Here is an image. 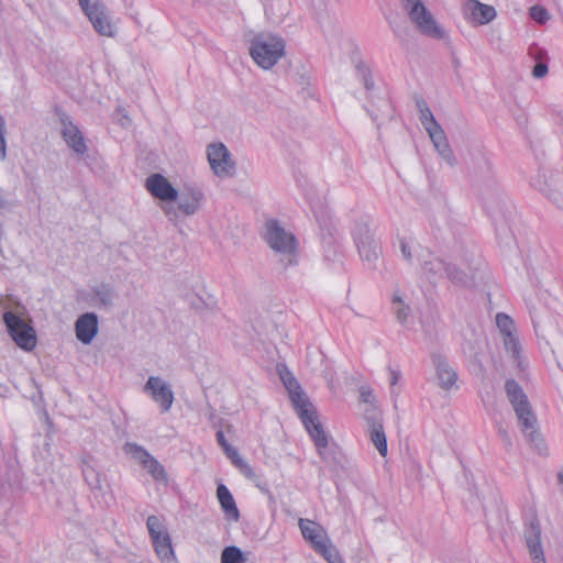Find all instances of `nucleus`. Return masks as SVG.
<instances>
[{
  "label": "nucleus",
  "mask_w": 563,
  "mask_h": 563,
  "mask_svg": "<svg viewBox=\"0 0 563 563\" xmlns=\"http://www.w3.org/2000/svg\"><path fill=\"white\" fill-rule=\"evenodd\" d=\"M217 439H218V442L220 443V445L225 450L227 448H229L230 445L228 444L225 438H224V434L222 431H218L217 432Z\"/></svg>",
  "instance_id": "09e8293b"
},
{
  "label": "nucleus",
  "mask_w": 563,
  "mask_h": 563,
  "mask_svg": "<svg viewBox=\"0 0 563 563\" xmlns=\"http://www.w3.org/2000/svg\"><path fill=\"white\" fill-rule=\"evenodd\" d=\"M496 324L501 334V339L509 338L518 333L514 320L506 313L496 314Z\"/></svg>",
  "instance_id": "c85d7f7f"
},
{
  "label": "nucleus",
  "mask_w": 563,
  "mask_h": 563,
  "mask_svg": "<svg viewBox=\"0 0 563 563\" xmlns=\"http://www.w3.org/2000/svg\"><path fill=\"white\" fill-rule=\"evenodd\" d=\"M530 16L538 23L544 24L549 21L550 14L548 10L541 5H533L530 8Z\"/></svg>",
  "instance_id": "c9c22d12"
},
{
  "label": "nucleus",
  "mask_w": 563,
  "mask_h": 563,
  "mask_svg": "<svg viewBox=\"0 0 563 563\" xmlns=\"http://www.w3.org/2000/svg\"><path fill=\"white\" fill-rule=\"evenodd\" d=\"M247 554L235 545L225 547L221 553V563H246Z\"/></svg>",
  "instance_id": "c756f323"
},
{
  "label": "nucleus",
  "mask_w": 563,
  "mask_h": 563,
  "mask_svg": "<svg viewBox=\"0 0 563 563\" xmlns=\"http://www.w3.org/2000/svg\"><path fill=\"white\" fill-rule=\"evenodd\" d=\"M93 295L103 307H111L117 298L114 288L110 285L101 284L93 289Z\"/></svg>",
  "instance_id": "cd10ccee"
},
{
  "label": "nucleus",
  "mask_w": 563,
  "mask_h": 563,
  "mask_svg": "<svg viewBox=\"0 0 563 563\" xmlns=\"http://www.w3.org/2000/svg\"><path fill=\"white\" fill-rule=\"evenodd\" d=\"M123 449L124 452L140 463L155 481L167 483L168 475L164 466L143 446L135 443H125Z\"/></svg>",
  "instance_id": "9b49d317"
},
{
  "label": "nucleus",
  "mask_w": 563,
  "mask_h": 563,
  "mask_svg": "<svg viewBox=\"0 0 563 563\" xmlns=\"http://www.w3.org/2000/svg\"><path fill=\"white\" fill-rule=\"evenodd\" d=\"M7 158L5 121L0 114V162Z\"/></svg>",
  "instance_id": "4c0bfd02"
},
{
  "label": "nucleus",
  "mask_w": 563,
  "mask_h": 563,
  "mask_svg": "<svg viewBox=\"0 0 563 563\" xmlns=\"http://www.w3.org/2000/svg\"><path fill=\"white\" fill-rule=\"evenodd\" d=\"M431 362L434 369L437 386L445 393L457 390L459 374L448 356L441 352H433L431 354Z\"/></svg>",
  "instance_id": "1a4fd4ad"
},
{
  "label": "nucleus",
  "mask_w": 563,
  "mask_h": 563,
  "mask_svg": "<svg viewBox=\"0 0 563 563\" xmlns=\"http://www.w3.org/2000/svg\"><path fill=\"white\" fill-rule=\"evenodd\" d=\"M249 53L263 70H271L286 55L285 40L273 32L255 33L250 40Z\"/></svg>",
  "instance_id": "20e7f679"
},
{
  "label": "nucleus",
  "mask_w": 563,
  "mask_h": 563,
  "mask_svg": "<svg viewBox=\"0 0 563 563\" xmlns=\"http://www.w3.org/2000/svg\"><path fill=\"white\" fill-rule=\"evenodd\" d=\"M294 80L297 86H299L302 91L311 95V75L303 67L296 71L294 76Z\"/></svg>",
  "instance_id": "473e14b6"
},
{
  "label": "nucleus",
  "mask_w": 563,
  "mask_h": 563,
  "mask_svg": "<svg viewBox=\"0 0 563 563\" xmlns=\"http://www.w3.org/2000/svg\"><path fill=\"white\" fill-rule=\"evenodd\" d=\"M400 249H401V253H402L404 257L408 261L411 260L412 255H411L410 246L404 240L400 242Z\"/></svg>",
  "instance_id": "c03bdc74"
},
{
  "label": "nucleus",
  "mask_w": 563,
  "mask_h": 563,
  "mask_svg": "<svg viewBox=\"0 0 563 563\" xmlns=\"http://www.w3.org/2000/svg\"><path fill=\"white\" fill-rule=\"evenodd\" d=\"M117 121L121 126H130L132 121L129 118V115L125 113V111L121 108L117 109Z\"/></svg>",
  "instance_id": "79ce46f5"
},
{
  "label": "nucleus",
  "mask_w": 563,
  "mask_h": 563,
  "mask_svg": "<svg viewBox=\"0 0 563 563\" xmlns=\"http://www.w3.org/2000/svg\"><path fill=\"white\" fill-rule=\"evenodd\" d=\"M79 5L85 12L87 16H89L90 12L95 11L96 9H101L104 7L102 3H100L98 0H78Z\"/></svg>",
  "instance_id": "a19ab883"
},
{
  "label": "nucleus",
  "mask_w": 563,
  "mask_h": 563,
  "mask_svg": "<svg viewBox=\"0 0 563 563\" xmlns=\"http://www.w3.org/2000/svg\"><path fill=\"white\" fill-rule=\"evenodd\" d=\"M225 452L228 454V456L231 459L232 463L234 464V461L238 459V457H241L238 453V451L235 449H232V448H227L225 449Z\"/></svg>",
  "instance_id": "de8ad7c7"
},
{
  "label": "nucleus",
  "mask_w": 563,
  "mask_h": 563,
  "mask_svg": "<svg viewBox=\"0 0 563 563\" xmlns=\"http://www.w3.org/2000/svg\"><path fill=\"white\" fill-rule=\"evenodd\" d=\"M148 533L152 537L159 536L163 532H167L161 520L156 516H150L146 521Z\"/></svg>",
  "instance_id": "f704fd0d"
},
{
  "label": "nucleus",
  "mask_w": 563,
  "mask_h": 563,
  "mask_svg": "<svg viewBox=\"0 0 563 563\" xmlns=\"http://www.w3.org/2000/svg\"><path fill=\"white\" fill-rule=\"evenodd\" d=\"M207 158L216 176L227 178L234 175L235 162L223 143L209 144L207 147Z\"/></svg>",
  "instance_id": "9d476101"
},
{
  "label": "nucleus",
  "mask_w": 563,
  "mask_h": 563,
  "mask_svg": "<svg viewBox=\"0 0 563 563\" xmlns=\"http://www.w3.org/2000/svg\"><path fill=\"white\" fill-rule=\"evenodd\" d=\"M543 55H545V52L540 51V52H539V54H538V56H536V58H541Z\"/></svg>",
  "instance_id": "603ef678"
},
{
  "label": "nucleus",
  "mask_w": 563,
  "mask_h": 563,
  "mask_svg": "<svg viewBox=\"0 0 563 563\" xmlns=\"http://www.w3.org/2000/svg\"><path fill=\"white\" fill-rule=\"evenodd\" d=\"M416 107L418 109L419 120L428 133L434 150L450 167H454L456 165V157L451 148L444 130L434 118L427 101L421 97L417 98Z\"/></svg>",
  "instance_id": "39448f33"
},
{
  "label": "nucleus",
  "mask_w": 563,
  "mask_h": 563,
  "mask_svg": "<svg viewBox=\"0 0 563 563\" xmlns=\"http://www.w3.org/2000/svg\"><path fill=\"white\" fill-rule=\"evenodd\" d=\"M60 134L68 147L79 156L85 155L88 151V146L79 128L74 124L67 115L60 117Z\"/></svg>",
  "instance_id": "2eb2a0df"
},
{
  "label": "nucleus",
  "mask_w": 563,
  "mask_h": 563,
  "mask_svg": "<svg viewBox=\"0 0 563 563\" xmlns=\"http://www.w3.org/2000/svg\"><path fill=\"white\" fill-rule=\"evenodd\" d=\"M157 537L158 538L152 537V540L156 554L162 561V563H176V558L174 554L169 533L163 532Z\"/></svg>",
  "instance_id": "412c9836"
},
{
  "label": "nucleus",
  "mask_w": 563,
  "mask_h": 563,
  "mask_svg": "<svg viewBox=\"0 0 563 563\" xmlns=\"http://www.w3.org/2000/svg\"><path fill=\"white\" fill-rule=\"evenodd\" d=\"M526 544L530 559L533 563H547L541 542V527L537 519H533L525 531Z\"/></svg>",
  "instance_id": "dca6fc26"
},
{
  "label": "nucleus",
  "mask_w": 563,
  "mask_h": 563,
  "mask_svg": "<svg viewBox=\"0 0 563 563\" xmlns=\"http://www.w3.org/2000/svg\"><path fill=\"white\" fill-rule=\"evenodd\" d=\"M445 277L455 286L464 287L468 284V276L466 273L457 268L455 265L448 264Z\"/></svg>",
  "instance_id": "2f4dec72"
},
{
  "label": "nucleus",
  "mask_w": 563,
  "mask_h": 563,
  "mask_svg": "<svg viewBox=\"0 0 563 563\" xmlns=\"http://www.w3.org/2000/svg\"><path fill=\"white\" fill-rule=\"evenodd\" d=\"M448 263L439 257L431 256L423 262V273L431 283L445 277Z\"/></svg>",
  "instance_id": "5701e85b"
},
{
  "label": "nucleus",
  "mask_w": 563,
  "mask_h": 563,
  "mask_svg": "<svg viewBox=\"0 0 563 563\" xmlns=\"http://www.w3.org/2000/svg\"><path fill=\"white\" fill-rule=\"evenodd\" d=\"M144 187L154 199H157L165 205L176 202L179 198L178 189L159 173L148 175L145 179Z\"/></svg>",
  "instance_id": "f8f14e48"
},
{
  "label": "nucleus",
  "mask_w": 563,
  "mask_h": 563,
  "mask_svg": "<svg viewBox=\"0 0 563 563\" xmlns=\"http://www.w3.org/2000/svg\"><path fill=\"white\" fill-rule=\"evenodd\" d=\"M360 401L362 406L375 405L377 404L376 397L373 394V390L368 387H362L360 390Z\"/></svg>",
  "instance_id": "58836bf2"
},
{
  "label": "nucleus",
  "mask_w": 563,
  "mask_h": 563,
  "mask_svg": "<svg viewBox=\"0 0 563 563\" xmlns=\"http://www.w3.org/2000/svg\"><path fill=\"white\" fill-rule=\"evenodd\" d=\"M77 339L82 344H90L98 333V317L93 312L81 314L75 322Z\"/></svg>",
  "instance_id": "a211bd4d"
},
{
  "label": "nucleus",
  "mask_w": 563,
  "mask_h": 563,
  "mask_svg": "<svg viewBox=\"0 0 563 563\" xmlns=\"http://www.w3.org/2000/svg\"><path fill=\"white\" fill-rule=\"evenodd\" d=\"M479 162L482 163L484 169H487V170L490 169L492 164L485 155L479 156Z\"/></svg>",
  "instance_id": "3c124183"
},
{
  "label": "nucleus",
  "mask_w": 563,
  "mask_h": 563,
  "mask_svg": "<svg viewBox=\"0 0 563 563\" xmlns=\"http://www.w3.org/2000/svg\"><path fill=\"white\" fill-rule=\"evenodd\" d=\"M505 351L517 367H521L522 346L518 333L503 339Z\"/></svg>",
  "instance_id": "bb28decb"
},
{
  "label": "nucleus",
  "mask_w": 563,
  "mask_h": 563,
  "mask_svg": "<svg viewBox=\"0 0 563 563\" xmlns=\"http://www.w3.org/2000/svg\"><path fill=\"white\" fill-rule=\"evenodd\" d=\"M3 321L8 332L16 345L25 351H32L36 346L35 330L22 318L11 311L3 314Z\"/></svg>",
  "instance_id": "6e6552de"
},
{
  "label": "nucleus",
  "mask_w": 563,
  "mask_h": 563,
  "mask_svg": "<svg viewBox=\"0 0 563 563\" xmlns=\"http://www.w3.org/2000/svg\"><path fill=\"white\" fill-rule=\"evenodd\" d=\"M505 391L526 440L533 449L543 452L545 444L539 431L538 419L522 387L515 379H507Z\"/></svg>",
  "instance_id": "7ed1b4c3"
},
{
  "label": "nucleus",
  "mask_w": 563,
  "mask_h": 563,
  "mask_svg": "<svg viewBox=\"0 0 563 563\" xmlns=\"http://www.w3.org/2000/svg\"><path fill=\"white\" fill-rule=\"evenodd\" d=\"M217 494L219 503L225 515L230 519L238 521L240 518V512L230 490L224 485L221 484L218 486Z\"/></svg>",
  "instance_id": "b1692460"
},
{
  "label": "nucleus",
  "mask_w": 563,
  "mask_h": 563,
  "mask_svg": "<svg viewBox=\"0 0 563 563\" xmlns=\"http://www.w3.org/2000/svg\"><path fill=\"white\" fill-rule=\"evenodd\" d=\"M329 563H344L338 549L331 543L330 539L316 550Z\"/></svg>",
  "instance_id": "7c9ffc66"
},
{
  "label": "nucleus",
  "mask_w": 563,
  "mask_h": 563,
  "mask_svg": "<svg viewBox=\"0 0 563 563\" xmlns=\"http://www.w3.org/2000/svg\"><path fill=\"white\" fill-rule=\"evenodd\" d=\"M12 202L7 199L0 190V209H11Z\"/></svg>",
  "instance_id": "a18cd8bd"
},
{
  "label": "nucleus",
  "mask_w": 563,
  "mask_h": 563,
  "mask_svg": "<svg viewBox=\"0 0 563 563\" xmlns=\"http://www.w3.org/2000/svg\"><path fill=\"white\" fill-rule=\"evenodd\" d=\"M356 70H357L358 76L362 78L365 88L367 90L373 89L374 81H373L372 76H371V70L367 68V66L364 65L363 63H358L356 65Z\"/></svg>",
  "instance_id": "e433bc0d"
},
{
  "label": "nucleus",
  "mask_w": 563,
  "mask_h": 563,
  "mask_svg": "<svg viewBox=\"0 0 563 563\" xmlns=\"http://www.w3.org/2000/svg\"><path fill=\"white\" fill-rule=\"evenodd\" d=\"M368 433L372 443L375 445L382 456L387 455V439L384 431L383 422H374L368 426Z\"/></svg>",
  "instance_id": "a878e982"
},
{
  "label": "nucleus",
  "mask_w": 563,
  "mask_h": 563,
  "mask_svg": "<svg viewBox=\"0 0 563 563\" xmlns=\"http://www.w3.org/2000/svg\"><path fill=\"white\" fill-rule=\"evenodd\" d=\"M261 234L283 271L298 265L299 244L297 238L283 222L277 219L266 220Z\"/></svg>",
  "instance_id": "f03ea898"
},
{
  "label": "nucleus",
  "mask_w": 563,
  "mask_h": 563,
  "mask_svg": "<svg viewBox=\"0 0 563 563\" xmlns=\"http://www.w3.org/2000/svg\"><path fill=\"white\" fill-rule=\"evenodd\" d=\"M400 379V373L396 369H390V384L394 386Z\"/></svg>",
  "instance_id": "8fccbe9b"
},
{
  "label": "nucleus",
  "mask_w": 563,
  "mask_h": 563,
  "mask_svg": "<svg viewBox=\"0 0 563 563\" xmlns=\"http://www.w3.org/2000/svg\"><path fill=\"white\" fill-rule=\"evenodd\" d=\"M234 465L240 470V472L250 479H255L256 475L253 468L242 459L238 457L234 461Z\"/></svg>",
  "instance_id": "ea45409f"
},
{
  "label": "nucleus",
  "mask_w": 563,
  "mask_h": 563,
  "mask_svg": "<svg viewBox=\"0 0 563 563\" xmlns=\"http://www.w3.org/2000/svg\"><path fill=\"white\" fill-rule=\"evenodd\" d=\"M82 475L92 490H103L107 487L104 477L96 466L93 459L84 462Z\"/></svg>",
  "instance_id": "4be33fe9"
},
{
  "label": "nucleus",
  "mask_w": 563,
  "mask_h": 563,
  "mask_svg": "<svg viewBox=\"0 0 563 563\" xmlns=\"http://www.w3.org/2000/svg\"><path fill=\"white\" fill-rule=\"evenodd\" d=\"M503 437H504L506 440H509V437H508V433H507V432H503Z\"/></svg>",
  "instance_id": "864d4df0"
},
{
  "label": "nucleus",
  "mask_w": 563,
  "mask_h": 563,
  "mask_svg": "<svg viewBox=\"0 0 563 563\" xmlns=\"http://www.w3.org/2000/svg\"><path fill=\"white\" fill-rule=\"evenodd\" d=\"M298 526L305 540H307L314 550L329 540L325 529L316 521L301 518L298 521Z\"/></svg>",
  "instance_id": "6ab92c4d"
},
{
  "label": "nucleus",
  "mask_w": 563,
  "mask_h": 563,
  "mask_svg": "<svg viewBox=\"0 0 563 563\" xmlns=\"http://www.w3.org/2000/svg\"><path fill=\"white\" fill-rule=\"evenodd\" d=\"M91 22L93 30L101 36L106 37H114L118 33V27L111 21L106 7L101 9H96L90 12L89 16H87Z\"/></svg>",
  "instance_id": "aec40b11"
},
{
  "label": "nucleus",
  "mask_w": 563,
  "mask_h": 563,
  "mask_svg": "<svg viewBox=\"0 0 563 563\" xmlns=\"http://www.w3.org/2000/svg\"><path fill=\"white\" fill-rule=\"evenodd\" d=\"M463 18L472 25H486L497 16L496 9L478 0H466L462 5Z\"/></svg>",
  "instance_id": "ddd939ff"
},
{
  "label": "nucleus",
  "mask_w": 563,
  "mask_h": 563,
  "mask_svg": "<svg viewBox=\"0 0 563 563\" xmlns=\"http://www.w3.org/2000/svg\"><path fill=\"white\" fill-rule=\"evenodd\" d=\"M548 71V65L544 63H539L533 67L532 75L534 78H543Z\"/></svg>",
  "instance_id": "37998d69"
},
{
  "label": "nucleus",
  "mask_w": 563,
  "mask_h": 563,
  "mask_svg": "<svg viewBox=\"0 0 563 563\" xmlns=\"http://www.w3.org/2000/svg\"><path fill=\"white\" fill-rule=\"evenodd\" d=\"M391 309L398 323L406 325L412 311L398 291H395L391 297Z\"/></svg>",
  "instance_id": "393cba45"
},
{
  "label": "nucleus",
  "mask_w": 563,
  "mask_h": 563,
  "mask_svg": "<svg viewBox=\"0 0 563 563\" xmlns=\"http://www.w3.org/2000/svg\"><path fill=\"white\" fill-rule=\"evenodd\" d=\"M277 374L288 391L289 398L306 430L319 449L328 446V435L318 420V415L300 384L285 364H277Z\"/></svg>",
  "instance_id": "f257e3e1"
},
{
  "label": "nucleus",
  "mask_w": 563,
  "mask_h": 563,
  "mask_svg": "<svg viewBox=\"0 0 563 563\" xmlns=\"http://www.w3.org/2000/svg\"><path fill=\"white\" fill-rule=\"evenodd\" d=\"M363 417L368 426L374 424V422H382V412L377 404L363 406Z\"/></svg>",
  "instance_id": "72a5a7b5"
},
{
  "label": "nucleus",
  "mask_w": 563,
  "mask_h": 563,
  "mask_svg": "<svg viewBox=\"0 0 563 563\" xmlns=\"http://www.w3.org/2000/svg\"><path fill=\"white\" fill-rule=\"evenodd\" d=\"M400 4L411 24L421 35L435 40L446 37L445 31L437 22L422 0H400Z\"/></svg>",
  "instance_id": "423d86ee"
},
{
  "label": "nucleus",
  "mask_w": 563,
  "mask_h": 563,
  "mask_svg": "<svg viewBox=\"0 0 563 563\" xmlns=\"http://www.w3.org/2000/svg\"><path fill=\"white\" fill-rule=\"evenodd\" d=\"M177 206L164 205L162 206L163 213L172 222H176L180 216L191 217L196 214L202 205L203 192L197 187H187L181 195H179Z\"/></svg>",
  "instance_id": "0eeeda50"
},
{
  "label": "nucleus",
  "mask_w": 563,
  "mask_h": 563,
  "mask_svg": "<svg viewBox=\"0 0 563 563\" xmlns=\"http://www.w3.org/2000/svg\"><path fill=\"white\" fill-rule=\"evenodd\" d=\"M225 452L228 454V456L231 459L232 463L234 464V461L238 459V457H241L238 453V451L235 449H232V448H227L225 449Z\"/></svg>",
  "instance_id": "49530a36"
},
{
  "label": "nucleus",
  "mask_w": 563,
  "mask_h": 563,
  "mask_svg": "<svg viewBox=\"0 0 563 563\" xmlns=\"http://www.w3.org/2000/svg\"><path fill=\"white\" fill-rule=\"evenodd\" d=\"M354 240L360 255L367 262H374L378 258V246L366 224L358 225L354 231Z\"/></svg>",
  "instance_id": "f3484780"
},
{
  "label": "nucleus",
  "mask_w": 563,
  "mask_h": 563,
  "mask_svg": "<svg viewBox=\"0 0 563 563\" xmlns=\"http://www.w3.org/2000/svg\"><path fill=\"white\" fill-rule=\"evenodd\" d=\"M144 391L158 404L163 411H168L174 402V393L169 384L158 376H150L144 385Z\"/></svg>",
  "instance_id": "4468645a"
}]
</instances>
